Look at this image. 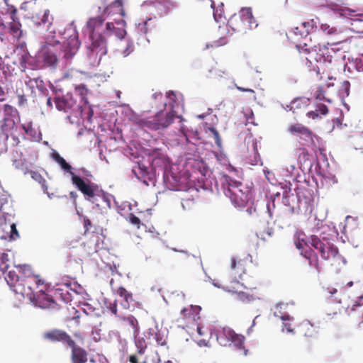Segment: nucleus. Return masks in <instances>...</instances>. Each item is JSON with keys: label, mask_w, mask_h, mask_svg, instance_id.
<instances>
[{"label": "nucleus", "mask_w": 363, "mask_h": 363, "mask_svg": "<svg viewBox=\"0 0 363 363\" xmlns=\"http://www.w3.org/2000/svg\"><path fill=\"white\" fill-rule=\"evenodd\" d=\"M196 330L200 336H203L208 333V330L201 325H197Z\"/></svg>", "instance_id": "nucleus-60"}, {"label": "nucleus", "mask_w": 363, "mask_h": 363, "mask_svg": "<svg viewBox=\"0 0 363 363\" xmlns=\"http://www.w3.org/2000/svg\"><path fill=\"white\" fill-rule=\"evenodd\" d=\"M28 279H30V281H33L36 284L37 287L43 286V289L45 288V286H44V282L40 279H39L38 277H33Z\"/></svg>", "instance_id": "nucleus-59"}, {"label": "nucleus", "mask_w": 363, "mask_h": 363, "mask_svg": "<svg viewBox=\"0 0 363 363\" xmlns=\"http://www.w3.org/2000/svg\"><path fill=\"white\" fill-rule=\"evenodd\" d=\"M55 104L58 111L64 112H69L78 106L77 101L69 94L55 98Z\"/></svg>", "instance_id": "nucleus-13"}, {"label": "nucleus", "mask_w": 363, "mask_h": 363, "mask_svg": "<svg viewBox=\"0 0 363 363\" xmlns=\"http://www.w3.org/2000/svg\"><path fill=\"white\" fill-rule=\"evenodd\" d=\"M109 310L118 318V316H121L120 315L118 314L117 303L116 301L114 303L110 304Z\"/></svg>", "instance_id": "nucleus-61"}, {"label": "nucleus", "mask_w": 363, "mask_h": 363, "mask_svg": "<svg viewBox=\"0 0 363 363\" xmlns=\"http://www.w3.org/2000/svg\"><path fill=\"white\" fill-rule=\"evenodd\" d=\"M280 318L283 320V328L282 330H286L288 333L294 332V327L291 323L294 320L293 317H291L288 314H282L280 316Z\"/></svg>", "instance_id": "nucleus-34"}, {"label": "nucleus", "mask_w": 363, "mask_h": 363, "mask_svg": "<svg viewBox=\"0 0 363 363\" xmlns=\"http://www.w3.org/2000/svg\"><path fill=\"white\" fill-rule=\"evenodd\" d=\"M314 97L319 101H322L325 99L322 87L319 86L317 88L314 92Z\"/></svg>", "instance_id": "nucleus-54"}, {"label": "nucleus", "mask_w": 363, "mask_h": 363, "mask_svg": "<svg viewBox=\"0 0 363 363\" xmlns=\"http://www.w3.org/2000/svg\"><path fill=\"white\" fill-rule=\"evenodd\" d=\"M344 1L345 0H327V2L333 9H335L341 4H343Z\"/></svg>", "instance_id": "nucleus-55"}, {"label": "nucleus", "mask_w": 363, "mask_h": 363, "mask_svg": "<svg viewBox=\"0 0 363 363\" xmlns=\"http://www.w3.org/2000/svg\"><path fill=\"white\" fill-rule=\"evenodd\" d=\"M323 293L326 298H334L335 300H337V297L335 296L337 293V290L333 286H328L327 287H323Z\"/></svg>", "instance_id": "nucleus-44"}, {"label": "nucleus", "mask_w": 363, "mask_h": 363, "mask_svg": "<svg viewBox=\"0 0 363 363\" xmlns=\"http://www.w3.org/2000/svg\"><path fill=\"white\" fill-rule=\"evenodd\" d=\"M12 164L16 169L22 170L25 174L29 171L30 167V165H28L26 162V159L23 158L21 154L17 151L13 152Z\"/></svg>", "instance_id": "nucleus-22"}, {"label": "nucleus", "mask_w": 363, "mask_h": 363, "mask_svg": "<svg viewBox=\"0 0 363 363\" xmlns=\"http://www.w3.org/2000/svg\"><path fill=\"white\" fill-rule=\"evenodd\" d=\"M304 234L302 233H298L297 234V238H296L294 241V244L296 247L301 252L302 251H306V250H308V245L310 244V240L308 241H306L305 238H303Z\"/></svg>", "instance_id": "nucleus-30"}, {"label": "nucleus", "mask_w": 363, "mask_h": 363, "mask_svg": "<svg viewBox=\"0 0 363 363\" xmlns=\"http://www.w3.org/2000/svg\"><path fill=\"white\" fill-rule=\"evenodd\" d=\"M146 4L155 8L157 15L162 16L168 12L170 1L168 0H150Z\"/></svg>", "instance_id": "nucleus-21"}, {"label": "nucleus", "mask_w": 363, "mask_h": 363, "mask_svg": "<svg viewBox=\"0 0 363 363\" xmlns=\"http://www.w3.org/2000/svg\"><path fill=\"white\" fill-rule=\"evenodd\" d=\"M4 1L7 6L6 13L10 15L11 19L13 21V22L9 24V32L13 38L19 39L22 35V30L21 29V25L20 22L17 21V9L14 6L9 4V0H4Z\"/></svg>", "instance_id": "nucleus-10"}, {"label": "nucleus", "mask_w": 363, "mask_h": 363, "mask_svg": "<svg viewBox=\"0 0 363 363\" xmlns=\"http://www.w3.org/2000/svg\"><path fill=\"white\" fill-rule=\"evenodd\" d=\"M76 91L81 96L82 100L87 103L86 96L88 94V89L86 85L84 84H81L75 86Z\"/></svg>", "instance_id": "nucleus-45"}, {"label": "nucleus", "mask_w": 363, "mask_h": 363, "mask_svg": "<svg viewBox=\"0 0 363 363\" xmlns=\"http://www.w3.org/2000/svg\"><path fill=\"white\" fill-rule=\"evenodd\" d=\"M30 299L34 301L35 305L41 308H55V302L54 299L43 291V289L38 291L37 295H33Z\"/></svg>", "instance_id": "nucleus-16"}, {"label": "nucleus", "mask_w": 363, "mask_h": 363, "mask_svg": "<svg viewBox=\"0 0 363 363\" xmlns=\"http://www.w3.org/2000/svg\"><path fill=\"white\" fill-rule=\"evenodd\" d=\"M22 128L23 129L25 133L28 134V135L32 134V133L33 132V128L31 122H30L27 124H23Z\"/></svg>", "instance_id": "nucleus-57"}, {"label": "nucleus", "mask_w": 363, "mask_h": 363, "mask_svg": "<svg viewBox=\"0 0 363 363\" xmlns=\"http://www.w3.org/2000/svg\"><path fill=\"white\" fill-rule=\"evenodd\" d=\"M116 25L118 26L117 29H115L114 35L118 39H123L126 34V31L123 28V25L120 22H116Z\"/></svg>", "instance_id": "nucleus-46"}, {"label": "nucleus", "mask_w": 363, "mask_h": 363, "mask_svg": "<svg viewBox=\"0 0 363 363\" xmlns=\"http://www.w3.org/2000/svg\"><path fill=\"white\" fill-rule=\"evenodd\" d=\"M54 296L56 298H60L65 303H68L71 301L70 294L68 291L66 289L65 291L63 289L57 288L54 290Z\"/></svg>", "instance_id": "nucleus-36"}, {"label": "nucleus", "mask_w": 363, "mask_h": 363, "mask_svg": "<svg viewBox=\"0 0 363 363\" xmlns=\"http://www.w3.org/2000/svg\"><path fill=\"white\" fill-rule=\"evenodd\" d=\"M4 117H9L13 118L18 115V111L15 108H13L12 106L9 104H5L4 106Z\"/></svg>", "instance_id": "nucleus-43"}, {"label": "nucleus", "mask_w": 363, "mask_h": 363, "mask_svg": "<svg viewBox=\"0 0 363 363\" xmlns=\"http://www.w3.org/2000/svg\"><path fill=\"white\" fill-rule=\"evenodd\" d=\"M350 84L348 81H344L342 84V89L344 91L347 96L350 94Z\"/></svg>", "instance_id": "nucleus-62"}, {"label": "nucleus", "mask_w": 363, "mask_h": 363, "mask_svg": "<svg viewBox=\"0 0 363 363\" xmlns=\"http://www.w3.org/2000/svg\"><path fill=\"white\" fill-rule=\"evenodd\" d=\"M298 208L303 209L305 212L311 211L313 199L307 189H298L297 192Z\"/></svg>", "instance_id": "nucleus-14"}, {"label": "nucleus", "mask_w": 363, "mask_h": 363, "mask_svg": "<svg viewBox=\"0 0 363 363\" xmlns=\"http://www.w3.org/2000/svg\"><path fill=\"white\" fill-rule=\"evenodd\" d=\"M228 25L233 30L244 33L257 26L250 8H242L238 14H234L229 19Z\"/></svg>", "instance_id": "nucleus-6"}, {"label": "nucleus", "mask_w": 363, "mask_h": 363, "mask_svg": "<svg viewBox=\"0 0 363 363\" xmlns=\"http://www.w3.org/2000/svg\"><path fill=\"white\" fill-rule=\"evenodd\" d=\"M116 9L117 12L121 13L123 12V3L121 0H116L114 1L111 4H110L108 6H107L104 12L107 13H111V9Z\"/></svg>", "instance_id": "nucleus-42"}, {"label": "nucleus", "mask_w": 363, "mask_h": 363, "mask_svg": "<svg viewBox=\"0 0 363 363\" xmlns=\"http://www.w3.org/2000/svg\"><path fill=\"white\" fill-rule=\"evenodd\" d=\"M226 74L227 72L224 69H220L217 65L211 67V69L208 70V77L210 78H221Z\"/></svg>", "instance_id": "nucleus-37"}, {"label": "nucleus", "mask_w": 363, "mask_h": 363, "mask_svg": "<svg viewBox=\"0 0 363 363\" xmlns=\"http://www.w3.org/2000/svg\"><path fill=\"white\" fill-rule=\"evenodd\" d=\"M201 310L199 306H190L181 311V314L185 319L196 320L199 318V312Z\"/></svg>", "instance_id": "nucleus-24"}, {"label": "nucleus", "mask_w": 363, "mask_h": 363, "mask_svg": "<svg viewBox=\"0 0 363 363\" xmlns=\"http://www.w3.org/2000/svg\"><path fill=\"white\" fill-rule=\"evenodd\" d=\"M132 172L139 179L148 174L147 168L144 164L140 163H138L137 165L134 166Z\"/></svg>", "instance_id": "nucleus-35"}, {"label": "nucleus", "mask_w": 363, "mask_h": 363, "mask_svg": "<svg viewBox=\"0 0 363 363\" xmlns=\"http://www.w3.org/2000/svg\"><path fill=\"white\" fill-rule=\"evenodd\" d=\"M73 336L80 343L83 344L84 342L85 337L82 332L77 331L74 333Z\"/></svg>", "instance_id": "nucleus-58"}, {"label": "nucleus", "mask_w": 363, "mask_h": 363, "mask_svg": "<svg viewBox=\"0 0 363 363\" xmlns=\"http://www.w3.org/2000/svg\"><path fill=\"white\" fill-rule=\"evenodd\" d=\"M25 85L27 92L33 96L36 88L41 89L43 86V81L39 77L31 78L27 77L25 79Z\"/></svg>", "instance_id": "nucleus-23"}, {"label": "nucleus", "mask_w": 363, "mask_h": 363, "mask_svg": "<svg viewBox=\"0 0 363 363\" xmlns=\"http://www.w3.org/2000/svg\"><path fill=\"white\" fill-rule=\"evenodd\" d=\"M363 305V295L359 297V300L358 301H355L351 306V311H354L355 308L357 306H360Z\"/></svg>", "instance_id": "nucleus-64"}, {"label": "nucleus", "mask_w": 363, "mask_h": 363, "mask_svg": "<svg viewBox=\"0 0 363 363\" xmlns=\"http://www.w3.org/2000/svg\"><path fill=\"white\" fill-rule=\"evenodd\" d=\"M52 157L64 171L69 173L72 175V177H73V174H74V173L72 172V166L69 163H67L66 160L60 155L59 153H53Z\"/></svg>", "instance_id": "nucleus-26"}, {"label": "nucleus", "mask_w": 363, "mask_h": 363, "mask_svg": "<svg viewBox=\"0 0 363 363\" xmlns=\"http://www.w3.org/2000/svg\"><path fill=\"white\" fill-rule=\"evenodd\" d=\"M16 94L18 97V103L20 106H25L27 104L28 99L32 96L28 92H25L23 89H17Z\"/></svg>", "instance_id": "nucleus-39"}, {"label": "nucleus", "mask_w": 363, "mask_h": 363, "mask_svg": "<svg viewBox=\"0 0 363 363\" xmlns=\"http://www.w3.org/2000/svg\"><path fill=\"white\" fill-rule=\"evenodd\" d=\"M301 333L306 337L313 338L316 335L315 328L310 322H303L300 325Z\"/></svg>", "instance_id": "nucleus-28"}, {"label": "nucleus", "mask_w": 363, "mask_h": 363, "mask_svg": "<svg viewBox=\"0 0 363 363\" xmlns=\"http://www.w3.org/2000/svg\"><path fill=\"white\" fill-rule=\"evenodd\" d=\"M300 24H301V28L307 30L308 34L310 30L313 28L314 21H313V20H311L310 21L301 23Z\"/></svg>", "instance_id": "nucleus-51"}, {"label": "nucleus", "mask_w": 363, "mask_h": 363, "mask_svg": "<svg viewBox=\"0 0 363 363\" xmlns=\"http://www.w3.org/2000/svg\"><path fill=\"white\" fill-rule=\"evenodd\" d=\"M128 220L132 225L137 226L138 228H140V220L133 213L130 214Z\"/></svg>", "instance_id": "nucleus-52"}, {"label": "nucleus", "mask_w": 363, "mask_h": 363, "mask_svg": "<svg viewBox=\"0 0 363 363\" xmlns=\"http://www.w3.org/2000/svg\"><path fill=\"white\" fill-rule=\"evenodd\" d=\"M118 320L122 321H126L130 327L133 330V335H137L139 333V325L137 319L132 315L124 317V316H118Z\"/></svg>", "instance_id": "nucleus-29"}, {"label": "nucleus", "mask_w": 363, "mask_h": 363, "mask_svg": "<svg viewBox=\"0 0 363 363\" xmlns=\"http://www.w3.org/2000/svg\"><path fill=\"white\" fill-rule=\"evenodd\" d=\"M355 67L359 72H363V55L355 60Z\"/></svg>", "instance_id": "nucleus-53"}, {"label": "nucleus", "mask_w": 363, "mask_h": 363, "mask_svg": "<svg viewBox=\"0 0 363 363\" xmlns=\"http://www.w3.org/2000/svg\"><path fill=\"white\" fill-rule=\"evenodd\" d=\"M234 330L228 327H223L216 330L217 341L221 346L230 345L233 337Z\"/></svg>", "instance_id": "nucleus-18"}, {"label": "nucleus", "mask_w": 363, "mask_h": 363, "mask_svg": "<svg viewBox=\"0 0 363 363\" xmlns=\"http://www.w3.org/2000/svg\"><path fill=\"white\" fill-rule=\"evenodd\" d=\"M236 298L243 303H250L255 301L257 297L247 292L240 291L236 293Z\"/></svg>", "instance_id": "nucleus-33"}, {"label": "nucleus", "mask_w": 363, "mask_h": 363, "mask_svg": "<svg viewBox=\"0 0 363 363\" xmlns=\"http://www.w3.org/2000/svg\"><path fill=\"white\" fill-rule=\"evenodd\" d=\"M288 131L304 141V145L308 147H315V140L318 138L313 132L301 123L291 124L288 128Z\"/></svg>", "instance_id": "nucleus-8"}, {"label": "nucleus", "mask_w": 363, "mask_h": 363, "mask_svg": "<svg viewBox=\"0 0 363 363\" xmlns=\"http://www.w3.org/2000/svg\"><path fill=\"white\" fill-rule=\"evenodd\" d=\"M208 130L211 132L212 135L213 136V138L215 140V143L217 145L218 147L221 146V139L220 134L217 131V130L213 127L208 128Z\"/></svg>", "instance_id": "nucleus-48"}, {"label": "nucleus", "mask_w": 363, "mask_h": 363, "mask_svg": "<svg viewBox=\"0 0 363 363\" xmlns=\"http://www.w3.org/2000/svg\"><path fill=\"white\" fill-rule=\"evenodd\" d=\"M232 275L235 279L241 278L242 274L245 273V268L240 261L237 262L235 258L231 259Z\"/></svg>", "instance_id": "nucleus-27"}, {"label": "nucleus", "mask_w": 363, "mask_h": 363, "mask_svg": "<svg viewBox=\"0 0 363 363\" xmlns=\"http://www.w3.org/2000/svg\"><path fill=\"white\" fill-rule=\"evenodd\" d=\"M116 293L123 298L125 301L124 307L126 308H129L130 303L134 301L133 294L127 291L123 286L118 287L116 290Z\"/></svg>", "instance_id": "nucleus-25"}, {"label": "nucleus", "mask_w": 363, "mask_h": 363, "mask_svg": "<svg viewBox=\"0 0 363 363\" xmlns=\"http://www.w3.org/2000/svg\"><path fill=\"white\" fill-rule=\"evenodd\" d=\"M300 255L308 261L309 266L313 269L315 274H319L320 267L319 265V259L317 254L311 248L306 251H302Z\"/></svg>", "instance_id": "nucleus-19"}, {"label": "nucleus", "mask_w": 363, "mask_h": 363, "mask_svg": "<svg viewBox=\"0 0 363 363\" xmlns=\"http://www.w3.org/2000/svg\"><path fill=\"white\" fill-rule=\"evenodd\" d=\"M292 31L295 35L301 37H307L308 31L306 29L301 28V24L292 28Z\"/></svg>", "instance_id": "nucleus-49"}, {"label": "nucleus", "mask_w": 363, "mask_h": 363, "mask_svg": "<svg viewBox=\"0 0 363 363\" xmlns=\"http://www.w3.org/2000/svg\"><path fill=\"white\" fill-rule=\"evenodd\" d=\"M133 51V43H128L125 49L123 52L124 57L129 55Z\"/></svg>", "instance_id": "nucleus-56"}, {"label": "nucleus", "mask_w": 363, "mask_h": 363, "mask_svg": "<svg viewBox=\"0 0 363 363\" xmlns=\"http://www.w3.org/2000/svg\"><path fill=\"white\" fill-rule=\"evenodd\" d=\"M62 43L59 40H49L46 43L43 54V63L47 67H55L58 64V56L61 52L63 57L70 59L76 54L80 42L78 39V32L72 27H67L62 35Z\"/></svg>", "instance_id": "nucleus-1"}, {"label": "nucleus", "mask_w": 363, "mask_h": 363, "mask_svg": "<svg viewBox=\"0 0 363 363\" xmlns=\"http://www.w3.org/2000/svg\"><path fill=\"white\" fill-rule=\"evenodd\" d=\"M176 117L173 111L168 113L160 111L153 116L146 117L143 115H135L131 117L130 120L141 128L158 130L167 128L173 123Z\"/></svg>", "instance_id": "nucleus-4"}, {"label": "nucleus", "mask_w": 363, "mask_h": 363, "mask_svg": "<svg viewBox=\"0 0 363 363\" xmlns=\"http://www.w3.org/2000/svg\"><path fill=\"white\" fill-rule=\"evenodd\" d=\"M245 337L244 335L237 334L234 332L233 337L230 341V345L233 344L237 348L241 349L244 347Z\"/></svg>", "instance_id": "nucleus-40"}, {"label": "nucleus", "mask_w": 363, "mask_h": 363, "mask_svg": "<svg viewBox=\"0 0 363 363\" xmlns=\"http://www.w3.org/2000/svg\"><path fill=\"white\" fill-rule=\"evenodd\" d=\"M116 23L108 22L105 26V30L104 33V37L106 40V38L114 35L115 29H117V26H116Z\"/></svg>", "instance_id": "nucleus-41"}, {"label": "nucleus", "mask_w": 363, "mask_h": 363, "mask_svg": "<svg viewBox=\"0 0 363 363\" xmlns=\"http://www.w3.org/2000/svg\"><path fill=\"white\" fill-rule=\"evenodd\" d=\"M33 27L38 30H49L53 23L54 18L49 10L43 11V14L33 16L31 18Z\"/></svg>", "instance_id": "nucleus-12"}, {"label": "nucleus", "mask_w": 363, "mask_h": 363, "mask_svg": "<svg viewBox=\"0 0 363 363\" xmlns=\"http://www.w3.org/2000/svg\"><path fill=\"white\" fill-rule=\"evenodd\" d=\"M5 280L11 289L13 287L20 279L15 271H9L5 277Z\"/></svg>", "instance_id": "nucleus-38"}, {"label": "nucleus", "mask_w": 363, "mask_h": 363, "mask_svg": "<svg viewBox=\"0 0 363 363\" xmlns=\"http://www.w3.org/2000/svg\"><path fill=\"white\" fill-rule=\"evenodd\" d=\"M227 43V40L225 38H220L218 40L215 41L213 45H211V47H219L221 45H224Z\"/></svg>", "instance_id": "nucleus-63"}, {"label": "nucleus", "mask_w": 363, "mask_h": 363, "mask_svg": "<svg viewBox=\"0 0 363 363\" xmlns=\"http://www.w3.org/2000/svg\"><path fill=\"white\" fill-rule=\"evenodd\" d=\"M30 284V281L28 278L20 279L11 289L16 294H20L23 296H29L33 292L32 287L29 285Z\"/></svg>", "instance_id": "nucleus-20"}, {"label": "nucleus", "mask_w": 363, "mask_h": 363, "mask_svg": "<svg viewBox=\"0 0 363 363\" xmlns=\"http://www.w3.org/2000/svg\"><path fill=\"white\" fill-rule=\"evenodd\" d=\"M186 195L182 197V206L184 210H191L195 205V197L199 195V190L194 186L187 189Z\"/></svg>", "instance_id": "nucleus-17"}, {"label": "nucleus", "mask_w": 363, "mask_h": 363, "mask_svg": "<svg viewBox=\"0 0 363 363\" xmlns=\"http://www.w3.org/2000/svg\"><path fill=\"white\" fill-rule=\"evenodd\" d=\"M223 184L224 193L232 202L238 206H244L249 200V191H243L241 182L226 178Z\"/></svg>", "instance_id": "nucleus-7"}, {"label": "nucleus", "mask_w": 363, "mask_h": 363, "mask_svg": "<svg viewBox=\"0 0 363 363\" xmlns=\"http://www.w3.org/2000/svg\"><path fill=\"white\" fill-rule=\"evenodd\" d=\"M302 50L309 55L311 59H313L317 62L320 63H330L333 59V55L330 49L325 45H314L313 47H308L305 43L304 48Z\"/></svg>", "instance_id": "nucleus-9"}, {"label": "nucleus", "mask_w": 363, "mask_h": 363, "mask_svg": "<svg viewBox=\"0 0 363 363\" xmlns=\"http://www.w3.org/2000/svg\"><path fill=\"white\" fill-rule=\"evenodd\" d=\"M136 354H133L129 356L128 359L130 363H139L140 357L144 354L147 347L146 345H143L141 342H136Z\"/></svg>", "instance_id": "nucleus-31"}, {"label": "nucleus", "mask_w": 363, "mask_h": 363, "mask_svg": "<svg viewBox=\"0 0 363 363\" xmlns=\"http://www.w3.org/2000/svg\"><path fill=\"white\" fill-rule=\"evenodd\" d=\"M1 130L6 135V138L9 136L12 138L15 145H18L20 143L18 135L15 133L17 130V126L16 125V122L13 118L4 117Z\"/></svg>", "instance_id": "nucleus-15"}, {"label": "nucleus", "mask_w": 363, "mask_h": 363, "mask_svg": "<svg viewBox=\"0 0 363 363\" xmlns=\"http://www.w3.org/2000/svg\"><path fill=\"white\" fill-rule=\"evenodd\" d=\"M311 245L318 251L323 259L330 262V264L335 269L345 264V258L339 253L338 248L330 243H323L317 236L312 235L310 238Z\"/></svg>", "instance_id": "nucleus-5"}, {"label": "nucleus", "mask_w": 363, "mask_h": 363, "mask_svg": "<svg viewBox=\"0 0 363 363\" xmlns=\"http://www.w3.org/2000/svg\"><path fill=\"white\" fill-rule=\"evenodd\" d=\"M43 337L52 342H62L71 348L70 359L72 363H97L91 358L88 362V352L76 344V342L65 330L52 329L45 332Z\"/></svg>", "instance_id": "nucleus-3"}, {"label": "nucleus", "mask_w": 363, "mask_h": 363, "mask_svg": "<svg viewBox=\"0 0 363 363\" xmlns=\"http://www.w3.org/2000/svg\"><path fill=\"white\" fill-rule=\"evenodd\" d=\"M103 16L91 18L86 23L90 33L91 44L89 48L88 57L94 63H99L103 56L107 53L106 41L104 37L105 27Z\"/></svg>", "instance_id": "nucleus-2"}, {"label": "nucleus", "mask_w": 363, "mask_h": 363, "mask_svg": "<svg viewBox=\"0 0 363 363\" xmlns=\"http://www.w3.org/2000/svg\"><path fill=\"white\" fill-rule=\"evenodd\" d=\"M154 339L155 340L157 345L164 346L167 344L166 337L160 333H155L154 335Z\"/></svg>", "instance_id": "nucleus-47"}, {"label": "nucleus", "mask_w": 363, "mask_h": 363, "mask_svg": "<svg viewBox=\"0 0 363 363\" xmlns=\"http://www.w3.org/2000/svg\"><path fill=\"white\" fill-rule=\"evenodd\" d=\"M155 28V24L154 22H152V18H148L147 21L140 23L138 25V31L145 35Z\"/></svg>", "instance_id": "nucleus-32"}, {"label": "nucleus", "mask_w": 363, "mask_h": 363, "mask_svg": "<svg viewBox=\"0 0 363 363\" xmlns=\"http://www.w3.org/2000/svg\"><path fill=\"white\" fill-rule=\"evenodd\" d=\"M320 28L327 35H333L337 33V29L333 27H330L328 24H322Z\"/></svg>", "instance_id": "nucleus-50"}, {"label": "nucleus", "mask_w": 363, "mask_h": 363, "mask_svg": "<svg viewBox=\"0 0 363 363\" xmlns=\"http://www.w3.org/2000/svg\"><path fill=\"white\" fill-rule=\"evenodd\" d=\"M72 184L80 191L84 196L93 198L96 196L97 186L94 183L89 182H85L80 177L73 174L72 177Z\"/></svg>", "instance_id": "nucleus-11"}]
</instances>
